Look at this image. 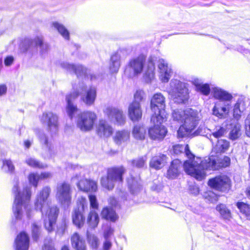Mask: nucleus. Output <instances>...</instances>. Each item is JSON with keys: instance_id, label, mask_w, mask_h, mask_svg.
Here are the masks:
<instances>
[{"instance_id": "58836bf2", "label": "nucleus", "mask_w": 250, "mask_h": 250, "mask_svg": "<svg viewBox=\"0 0 250 250\" xmlns=\"http://www.w3.org/2000/svg\"><path fill=\"white\" fill-rule=\"evenodd\" d=\"M72 220L74 224L80 228L84 224V217L80 210H75L72 216Z\"/></svg>"}, {"instance_id": "680f3d73", "label": "nucleus", "mask_w": 250, "mask_h": 250, "mask_svg": "<svg viewBox=\"0 0 250 250\" xmlns=\"http://www.w3.org/2000/svg\"><path fill=\"white\" fill-rule=\"evenodd\" d=\"M189 191L191 194L194 195H197L199 193V188L196 185L190 186Z\"/></svg>"}, {"instance_id": "f3484780", "label": "nucleus", "mask_w": 250, "mask_h": 250, "mask_svg": "<svg viewBox=\"0 0 250 250\" xmlns=\"http://www.w3.org/2000/svg\"><path fill=\"white\" fill-rule=\"evenodd\" d=\"M152 123L154 125L148 129V135L150 138L158 141L163 140L167 132V129L162 125L163 123Z\"/></svg>"}, {"instance_id": "e2e57ef3", "label": "nucleus", "mask_w": 250, "mask_h": 250, "mask_svg": "<svg viewBox=\"0 0 250 250\" xmlns=\"http://www.w3.org/2000/svg\"><path fill=\"white\" fill-rule=\"evenodd\" d=\"M71 168L73 169L76 173L80 172V173L84 171V168L82 166L79 165H72L71 166Z\"/></svg>"}, {"instance_id": "37998d69", "label": "nucleus", "mask_w": 250, "mask_h": 250, "mask_svg": "<svg viewBox=\"0 0 250 250\" xmlns=\"http://www.w3.org/2000/svg\"><path fill=\"white\" fill-rule=\"evenodd\" d=\"M87 240L89 246L94 249L98 248L100 244V240L98 237L94 234L87 232Z\"/></svg>"}, {"instance_id": "c9c22d12", "label": "nucleus", "mask_w": 250, "mask_h": 250, "mask_svg": "<svg viewBox=\"0 0 250 250\" xmlns=\"http://www.w3.org/2000/svg\"><path fill=\"white\" fill-rule=\"evenodd\" d=\"M102 215L103 218L112 222H115L118 218L115 210L112 208L107 207L103 209Z\"/></svg>"}, {"instance_id": "cd10ccee", "label": "nucleus", "mask_w": 250, "mask_h": 250, "mask_svg": "<svg viewBox=\"0 0 250 250\" xmlns=\"http://www.w3.org/2000/svg\"><path fill=\"white\" fill-rule=\"evenodd\" d=\"M181 166V162L178 159H175L172 161L170 166L167 173V177L168 179H175L179 173V169Z\"/></svg>"}, {"instance_id": "774afa93", "label": "nucleus", "mask_w": 250, "mask_h": 250, "mask_svg": "<svg viewBox=\"0 0 250 250\" xmlns=\"http://www.w3.org/2000/svg\"><path fill=\"white\" fill-rule=\"evenodd\" d=\"M40 176H41V180L45 179L51 177L52 176V174L49 172H43L41 173V174H40Z\"/></svg>"}, {"instance_id": "de8ad7c7", "label": "nucleus", "mask_w": 250, "mask_h": 250, "mask_svg": "<svg viewBox=\"0 0 250 250\" xmlns=\"http://www.w3.org/2000/svg\"><path fill=\"white\" fill-rule=\"evenodd\" d=\"M28 179L29 183L35 188L38 187V182L41 180L40 174L35 172L30 173L28 176Z\"/></svg>"}, {"instance_id": "4c0bfd02", "label": "nucleus", "mask_w": 250, "mask_h": 250, "mask_svg": "<svg viewBox=\"0 0 250 250\" xmlns=\"http://www.w3.org/2000/svg\"><path fill=\"white\" fill-rule=\"evenodd\" d=\"M146 130L143 125H136L132 131L133 137L137 140H143L145 138Z\"/></svg>"}, {"instance_id": "e433bc0d", "label": "nucleus", "mask_w": 250, "mask_h": 250, "mask_svg": "<svg viewBox=\"0 0 250 250\" xmlns=\"http://www.w3.org/2000/svg\"><path fill=\"white\" fill-rule=\"evenodd\" d=\"M99 217L98 213L94 210H91L87 217V222L89 227L94 229L98 225Z\"/></svg>"}, {"instance_id": "72a5a7b5", "label": "nucleus", "mask_w": 250, "mask_h": 250, "mask_svg": "<svg viewBox=\"0 0 250 250\" xmlns=\"http://www.w3.org/2000/svg\"><path fill=\"white\" fill-rule=\"evenodd\" d=\"M246 104L242 98L239 99L235 104L233 108V116L238 119L241 117V114L246 110Z\"/></svg>"}, {"instance_id": "393cba45", "label": "nucleus", "mask_w": 250, "mask_h": 250, "mask_svg": "<svg viewBox=\"0 0 250 250\" xmlns=\"http://www.w3.org/2000/svg\"><path fill=\"white\" fill-rule=\"evenodd\" d=\"M29 237L25 232H21L17 236L15 241L16 250H28Z\"/></svg>"}, {"instance_id": "5701e85b", "label": "nucleus", "mask_w": 250, "mask_h": 250, "mask_svg": "<svg viewBox=\"0 0 250 250\" xmlns=\"http://www.w3.org/2000/svg\"><path fill=\"white\" fill-rule=\"evenodd\" d=\"M124 49H120L113 54L110 58L109 68L111 73H117L121 66V59Z\"/></svg>"}, {"instance_id": "c756f323", "label": "nucleus", "mask_w": 250, "mask_h": 250, "mask_svg": "<svg viewBox=\"0 0 250 250\" xmlns=\"http://www.w3.org/2000/svg\"><path fill=\"white\" fill-rule=\"evenodd\" d=\"M41 144L44 146L50 152L53 149V145L52 140L49 138L43 131L39 130L36 133Z\"/></svg>"}, {"instance_id": "412c9836", "label": "nucleus", "mask_w": 250, "mask_h": 250, "mask_svg": "<svg viewBox=\"0 0 250 250\" xmlns=\"http://www.w3.org/2000/svg\"><path fill=\"white\" fill-rule=\"evenodd\" d=\"M98 135L103 138L110 136L113 132L112 127L104 120H100L96 128Z\"/></svg>"}, {"instance_id": "4be33fe9", "label": "nucleus", "mask_w": 250, "mask_h": 250, "mask_svg": "<svg viewBox=\"0 0 250 250\" xmlns=\"http://www.w3.org/2000/svg\"><path fill=\"white\" fill-rule=\"evenodd\" d=\"M60 65L67 71L76 74L78 77L85 76L86 74L87 70L86 68L80 64L75 65L66 62H62L60 63Z\"/></svg>"}, {"instance_id": "052dcab7", "label": "nucleus", "mask_w": 250, "mask_h": 250, "mask_svg": "<svg viewBox=\"0 0 250 250\" xmlns=\"http://www.w3.org/2000/svg\"><path fill=\"white\" fill-rule=\"evenodd\" d=\"M245 128L247 135L250 137V113L248 114L245 120Z\"/></svg>"}, {"instance_id": "4d7b16f0", "label": "nucleus", "mask_w": 250, "mask_h": 250, "mask_svg": "<svg viewBox=\"0 0 250 250\" xmlns=\"http://www.w3.org/2000/svg\"><path fill=\"white\" fill-rule=\"evenodd\" d=\"M90 207L93 209H97L98 208V203L96 196L94 195L90 194L88 196Z\"/></svg>"}, {"instance_id": "6ab92c4d", "label": "nucleus", "mask_w": 250, "mask_h": 250, "mask_svg": "<svg viewBox=\"0 0 250 250\" xmlns=\"http://www.w3.org/2000/svg\"><path fill=\"white\" fill-rule=\"evenodd\" d=\"M231 108V102H224L221 104V102L215 103L212 109L213 114L220 118H225L229 114Z\"/></svg>"}, {"instance_id": "2eb2a0df", "label": "nucleus", "mask_w": 250, "mask_h": 250, "mask_svg": "<svg viewBox=\"0 0 250 250\" xmlns=\"http://www.w3.org/2000/svg\"><path fill=\"white\" fill-rule=\"evenodd\" d=\"M208 185L217 190L227 191L231 188V181L227 176L221 175L210 179L208 182Z\"/></svg>"}, {"instance_id": "aec40b11", "label": "nucleus", "mask_w": 250, "mask_h": 250, "mask_svg": "<svg viewBox=\"0 0 250 250\" xmlns=\"http://www.w3.org/2000/svg\"><path fill=\"white\" fill-rule=\"evenodd\" d=\"M128 115L133 122L139 121L142 116V110L139 102H132L128 106Z\"/></svg>"}, {"instance_id": "79ce46f5", "label": "nucleus", "mask_w": 250, "mask_h": 250, "mask_svg": "<svg viewBox=\"0 0 250 250\" xmlns=\"http://www.w3.org/2000/svg\"><path fill=\"white\" fill-rule=\"evenodd\" d=\"M25 163L29 166L35 168L42 169L47 167V166L41 163L33 157H28L25 160Z\"/></svg>"}, {"instance_id": "423d86ee", "label": "nucleus", "mask_w": 250, "mask_h": 250, "mask_svg": "<svg viewBox=\"0 0 250 250\" xmlns=\"http://www.w3.org/2000/svg\"><path fill=\"white\" fill-rule=\"evenodd\" d=\"M183 150L188 160L185 162L183 167L185 172L196 180L201 181L206 177V174L203 170L199 168L200 163L202 164L200 158H195L194 155L190 152L188 145L185 146L175 145L173 146V151L176 154H178Z\"/></svg>"}, {"instance_id": "f03ea898", "label": "nucleus", "mask_w": 250, "mask_h": 250, "mask_svg": "<svg viewBox=\"0 0 250 250\" xmlns=\"http://www.w3.org/2000/svg\"><path fill=\"white\" fill-rule=\"evenodd\" d=\"M50 191V188H43L37 195L35 202V208L41 211L44 227L48 232H51L54 230V226L59 211L56 206H50L48 197Z\"/></svg>"}, {"instance_id": "c85d7f7f", "label": "nucleus", "mask_w": 250, "mask_h": 250, "mask_svg": "<svg viewBox=\"0 0 250 250\" xmlns=\"http://www.w3.org/2000/svg\"><path fill=\"white\" fill-rule=\"evenodd\" d=\"M71 241L73 247L76 250H86L85 241L78 233L75 232L72 235Z\"/></svg>"}, {"instance_id": "ddd939ff", "label": "nucleus", "mask_w": 250, "mask_h": 250, "mask_svg": "<svg viewBox=\"0 0 250 250\" xmlns=\"http://www.w3.org/2000/svg\"><path fill=\"white\" fill-rule=\"evenodd\" d=\"M104 113L107 119L111 122L122 125L125 121V116L123 110L117 107L107 106L103 110Z\"/></svg>"}, {"instance_id": "49530a36", "label": "nucleus", "mask_w": 250, "mask_h": 250, "mask_svg": "<svg viewBox=\"0 0 250 250\" xmlns=\"http://www.w3.org/2000/svg\"><path fill=\"white\" fill-rule=\"evenodd\" d=\"M69 221L66 218H63L59 223L57 226V233L59 235H62L67 229Z\"/></svg>"}, {"instance_id": "9d476101", "label": "nucleus", "mask_w": 250, "mask_h": 250, "mask_svg": "<svg viewBox=\"0 0 250 250\" xmlns=\"http://www.w3.org/2000/svg\"><path fill=\"white\" fill-rule=\"evenodd\" d=\"M169 85L168 92L174 102L181 104L188 100V89L185 83L177 79H172Z\"/></svg>"}, {"instance_id": "b1692460", "label": "nucleus", "mask_w": 250, "mask_h": 250, "mask_svg": "<svg viewBox=\"0 0 250 250\" xmlns=\"http://www.w3.org/2000/svg\"><path fill=\"white\" fill-rule=\"evenodd\" d=\"M77 186L80 190L84 192H94L97 190V183L90 179H82L77 183Z\"/></svg>"}, {"instance_id": "0e129e2a", "label": "nucleus", "mask_w": 250, "mask_h": 250, "mask_svg": "<svg viewBox=\"0 0 250 250\" xmlns=\"http://www.w3.org/2000/svg\"><path fill=\"white\" fill-rule=\"evenodd\" d=\"M14 62V58L12 56H8L5 59L4 61V64L6 66L11 65Z\"/></svg>"}, {"instance_id": "09e8293b", "label": "nucleus", "mask_w": 250, "mask_h": 250, "mask_svg": "<svg viewBox=\"0 0 250 250\" xmlns=\"http://www.w3.org/2000/svg\"><path fill=\"white\" fill-rule=\"evenodd\" d=\"M147 157L144 156L142 157L138 158L132 161V165L137 168H143L146 166V162Z\"/></svg>"}, {"instance_id": "5fc2aeb1", "label": "nucleus", "mask_w": 250, "mask_h": 250, "mask_svg": "<svg viewBox=\"0 0 250 250\" xmlns=\"http://www.w3.org/2000/svg\"><path fill=\"white\" fill-rule=\"evenodd\" d=\"M240 135L241 133L240 128L237 126L234 127L229 133L230 139L232 140L237 139Z\"/></svg>"}, {"instance_id": "c03bdc74", "label": "nucleus", "mask_w": 250, "mask_h": 250, "mask_svg": "<svg viewBox=\"0 0 250 250\" xmlns=\"http://www.w3.org/2000/svg\"><path fill=\"white\" fill-rule=\"evenodd\" d=\"M226 132V130L224 127L221 126H216L213 131L211 132V134H209L208 138H209L211 142H212V139L211 138L212 136L218 139L223 136Z\"/></svg>"}, {"instance_id": "864d4df0", "label": "nucleus", "mask_w": 250, "mask_h": 250, "mask_svg": "<svg viewBox=\"0 0 250 250\" xmlns=\"http://www.w3.org/2000/svg\"><path fill=\"white\" fill-rule=\"evenodd\" d=\"M41 231V227L36 223H33L32 226V233L33 239L37 240L39 238Z\"/></svg>"}, {"instance_id": "3c124183", "label": "nucleus", "mask_w": 250, "mask_h": 250, "mask_svg": "<svg viewBox=\"0 0 250 250\" xmlns=\"http://www.w3.org/2000/svg\"><path fill=\"white\" fill-rule=\"evenodd\" d=\"M146 95L142 90H137L134 94V101L133 102H140L145 99Z\"/></svg>"}, {"instance_id": "0eeeda50", "label": "nucleus", "mask_w": 250, "mask_h": 250, "mask_svg": "<svg viewBox=\"0 0 250 250\" xmlns=\"http://www.w3.org/2000/svg\"><path fill=\"white\" fill-rule=\"evenodd\" d=\"M151 108L153 113L151 118V122L163 123L167 118L166 113L165 98L161 93H156L151 101Z\"/></svg>"}, {"instance_id": "a19ab883", "label": "nucleus", "mask_w": 250, "mask_h": 250, "mask_svg": "<svg viewBox=\"0 0 250 250\" xmlns=\"http://www.w3.org/2000/svg\"><path fill=\"white\" fill-rule=\"evenodd\" d=\"M229 146V143L224 139L219 140L215 146L214 147V149L217 152H224L227 150Z\"/></svg>"}, {"instance_id": "ea45409f", "label": "nucleus", "mask_w": 250, "mask_h": 250, "mask_svg": "<svg viewBox=\"0 0 250 250\" xmlns=\"http://www.w3.org/2000/svg\"><path fill=\"white\" fill-rule=\"evenodd\" d=\"M216 210L219 212L221 217L226 220H229L231 218L230 210L224 204H220L216 206Z\"/></svg>"}, {"instance_id": "473e14b6", "label": "nucleus", "mask_w": 250, "mask_h": 250, "mask_svg": "<svg viewBox=\"0 0 250 250\" xmlns=\"http://www.w3.org/2000/svg\"><path fill=\"white\" fill-rule=\"evenodd\" d=\"M130 133L126 130L118 131L116 132L114 140L117 145H122L127 142L129 139Z\"/></svg>"}, {"instance_id": "6e6d98bb", "label": "nucleus", "mask_w": 250, "mask_h": 250, "mask_svg": "<svg viewBox=\"0 0 250 250\" xmlns=\"http://www.w3.org/2000/svg\"><path fill=\"white\" fill-rule=\"evenodd\" d=\"M205 198L209 202L214 203L218 200V197L212 191H208L205 194Z\"/></svg>"}, {"instance_id": "bf43d9fd", "label": "nucleus", "mask_w": 250, "mask_h": 250, "mask_svg": "<svg viewBox=\"0 0 250 250\" xmlns=\"http://www.w3.org/2000/svg\"><path fill=\"white\" fill-rule=\"evenodd\" d=\"M103 248V250H110L112 246L110 239H104Z\"/></svg>"}, {"instance_id": "7ed1b4c3", "label": "nucleus", "mask_w": 250, "mask_h": 250, "mask_svg": "<svg viewBox=\"0 0 250 250\" xmlns=\"http://www.w3.org/2000/svg\"><path fill=\"white\" fill-rule=\"evenodd\" d=\"M174 120L183 123L177 132L179 137H184L189 135L199 123V118L197 111L191 108L185 110L177 109L173 111Z\"/></svg>"}, {"instance_id": "2f4dec72", "label": "nucleus", "mask_w": 250, "mask_h": 250, "mask_svg": "<svg viewBox=\"0 0 250 250\" xmlns=\"http://www.w3.org/2000/svg\"><path fill=\"white\" fill-rule=\"evenodd\" d=\"M192 83L195 85V89L197 92L206 96H208L209 94L210 88L208 84L203 83L201 81L198 79H194Z\"/></svg>"}, {"instance_id": "dca6fc26", "label": "nucleus", "mask_w": 250, "mask_h": 250, "mask_svg": "<svg viewBox=\"0 0 250 250\" xmlns=\"http://www.w3.org/2000/svg\"><path fill=\"white\" fill-rule=\"evenodd\" d=\"M41 121L42 124L47 126L48 131L52 134H55L58 131L59 127L58 117L51 112L43 113Z\"/></svg>"}, {"instance_id": "1a4fd4ad", "label": "nucleus", "mask_w": 250, "mask_h": 250, "mask_svg": "<svg viewBox=\"0 0 250 250\" xmlns=\"http://www.w3.org/2000/svg\"><path fill=\"white\" fill-rule=\"evenodd\" d=\"M125 169L123 166L115 167L107 170V176H103L101 179L102 186L108 190L113 189L116 183H121L123 181V175Z\"/></svg>"}, {"instance_id": "a18cd8bd", "label": "nucleus", "mask_w": 250, "mask_h": 250, "mask_svg": "<svg viewBox=\"0 0 250 250\" xmlns=\"http://www.w3.org/2000/svg\"><path fill=\"white\" fill-rule=\"evenodd\" d=\"M237 207L247 219L250 220V206L243 202L237 203Z\"/></svg>"}, {"instance_id": "338daca9", "label": "nucleus", "mask_w": 250, "mask_h": 250, "mask_svg": "<svg viewBox=\"0 0 250 250\" xmlns=\"http://www.w3.org/2000/svg\"><path fill=\"white\" fill-rule=\"evenodd\" d=\"M109 203L112 206L114 207H116L118 205V202L113 197H111L109 198Z\"/></svg>"}, {"instance_id": "a211bd4d", "label": "nucleus", "mask_w": 250, "mask_h": 250, "mask_svg": "<svg viewBox=\"0 0 250 250\" xmlns=\"http://www.w3.org/2000/svg\"><path fill=\"white\" fill-rule=\"evenodd\" d=\"M158 68L161 81L163 83L168 82L173 74L171 66L167 61L161 59L159 60Z\"/></svg>"}, {"instance_id": "4468645a", "label": "nucleus", "mask_w": 250, "mask_h": 250, "mask_svg": "<svg viewBox=\"0 0 250 250\" xmlns=\"http://www.w3.org/2000/svg\"><path fill=\"white\" fill-rule=\"evenodd\" d=\"M56 197L63 206H68L71 203V188L69 184L63 182L58 184Z\"/></svg>"}, {"instance_id": "a878e982", "label": "nucleus", "mask_w": 250, "mask_h": 250, "mask_svg": "<svg viewBox=\"0 0 250 250\" xmlns=\"http://www.w3.org/2000/svg\"><path fill=\"white\" fill-rule=\"evenodd\" d=\"M168 157L167 155L159 153L153 156L149 163L151 167L156 169H160L165 166L167 163Z\"/></svg>"}, {"instance_id": "8fccbe9b", "label": "nucleus", "mask_w": 250, "mask_h": 250, "mask_svg": "<svg viewBox=\"0 0 250 250\" xmlns=\"http://www.w3.org/2000/svg\"><path fill=\"white\" fill-rule=\"evenodd\" d=\"M15 167L10 160L5 159L3 160L2 169L6 172H12Z\"/></svg>"}, {"instance_id": "bb28decb", "label": "nucleus", "mask_w": 250, "mask_h": 250, "mask_svg": "<svg viewBox=\"0 0 250 250\" xmlns=\"http://www.w3.org/2000/svg\"><path fill=\"white\" fill-rule=\"evenodd\" d=\"M212 93L214 98L219 100L221 102H229L232 99L230 94L218 87L213 88Z\"/></svg>"}, {"instance_id": "f8f14e48", "label": "nucleus", "mask_w": 250, "mask_h": 250, "mask_svg": "<svg viewBox=\"0 0 250 250\" xmlns=\"http://www.w3.org/2000/svg\"><path fill=\"white\" fill-rule=\"evenodd\" d=\"M230 159L229 157L225 156L223 159H216L213 156L202 160V164L200 163L199 168L203 170L206 173L207 169L215 170L219 167H227L230 164ZM206 174V173H205Z\"/></svg>"}, {"instance_id": "69168bd1", "label": "nucleus", "mask_w": 250, "mask_h": 250, "mask_svg": "<svg viewBox=\"0 0 250 250\" xmlns=\"http://www.w3.org/2000/svg\"><path fill=\"white\" fill-rule=\"evenodd\" d=\"M42 250H55L51 242H48V243H45Z\"/></svg>"}, {"instance_id": "f257e3e1", "label": "nucleus", "mask_w": 250, "mask_h": 250, "mask_svg": "<svg viewBox=\"0 0 250 250\" xmlns=\"http://www.w3.org/2000/svg\"><path fill=\"white\" fill-rule=\"evenodd\" d=\"M12 191L15 198L12 210L15 219L25 222L32 218L35 210L30 205L31 188L26 186L21 190L18 184H16L14 186Z\"/></svg>"}, {"instance_id": "9b49d317", "label": "nucleus", "mask_w": 250, "mask_h": 250, "mask_svg": "<svg viewBox=\"0 0 250 250\" xmlns=\"http://www.w3.org/2000/svg\"><path fill=\"white\" fill-rule=\"evenodd\" d=\"M97 120V115L95 112L85 110L78 114L76 125L81 131L88 132L93 129Z\"/></svg>"}, {"instance_id": "7c9ffc66", "label": "nucleus", "mask_w": 250, "mask_h": 250, "mask_svg": "<svg viewBox=\"0 0 250 250\" xmlns=\"http://www.w3.org/2000/svg\"><path fill=\"white\" fill-rule=\"evenodd\" d=\"M127 182L128 188L132 194H136L141 190L142 186L139 177L134 178L130 176V178L127 179Z\"/></svg>"}, {"instance_id": "603ef678", "label": "nucleus", "mask_w": 250, "mask_h": 250, "mask_svg": "<svg viewBox=\"0 0 250 250\" xmlns=\"http://www.w3.org/2000/svg\"><path fill=\"white\" fill-rule=\"evenodd\" d=\"M211 132V130L204 125H200L197 129L193 133L194 136L201 135L206 136L208 134V132Z\"/></svg>"}, {"instance_id": "f704fd0d", "label": "nucleus", "mask_w": 250, "mask_h": 250, "mask_svg": "<svg viewBox=\"0 0 250 250\" xmlns=\"http://www.w3.org/2000/svg\"><path fill=\"white\" fill-rule=\"evenodd\" d=\"M52 27L54 30H57L64 39L67 40L69 39V31L62 24L58 21H54L52 23Z\"/></svg>"}, {"instance_id": "20e7f679", "label": "nucleus", "mask_w": 250, "mask_h": 250, "mask_svg": "<svg viewBox=\"0 0 250 250\" xmlns=\"http://www.w3.org/2000/svg\"><path fill=\"white\" fill-rule=\"evenodd\" d=\"M84 91L82 93L81 100L88 106L93 105L97 97V90L95 87L91 86L86 89V86L82 83L79 86L77 91H74L66 96V101L67 103L66 112L70 118H72L77 113L78 109L76 105H74L73 101L78 96L80 92Z\"/></svg>"}, {"instance_id": "13d9d810", "label": "nucleus", "mask_w": 250, "mask_h": 250, "mask_svg": "<svg viewBox=\"0 0 250 250\" xmlns=\"http://www.w3.org/2000/svg\"><path fill=\"white\" fill-rule=\"evenodd\" d=\"M114 230L110 227H107L104 230V239H110L109 237L113 235Z\"/></svg>"}, {"instance_id": "39448f33", "label": "nucleus", "mask_w": 250, "mask_h": 250, "mask_svg": "<svg viewBox=\"0 0 250 250\" xmlns=\"http://www.w3.org/2000/svg\"><path fill=\"white\" fill-rule=\"evenodd\" d=\"M145 58L143 56L131 59L125 70V73L130 77H133L141 74L144 68V77L147 83L152 80L155 75V66L152 57L148 59L146 64L144 66Z\"/></svg>"}, {"instance_id": "6e6552de", "label": "nucleus", "mask_w": 250, "mask_h": 250, "mask_svg": "<svg viewBox=\"0 0 250 250\" xmlns=\"http://www.w3.org/2000/svg\"><path fill=\"white\" fill-rule=\"evenodd\" d=\"M37 47L39 48V52L42 57H44L49 50L48 44L44 42L42 37L40 36L36 37L34 39H25L20 46V49L22 52L33 54L37 51Z\"/></svg>"}]
</instances>
